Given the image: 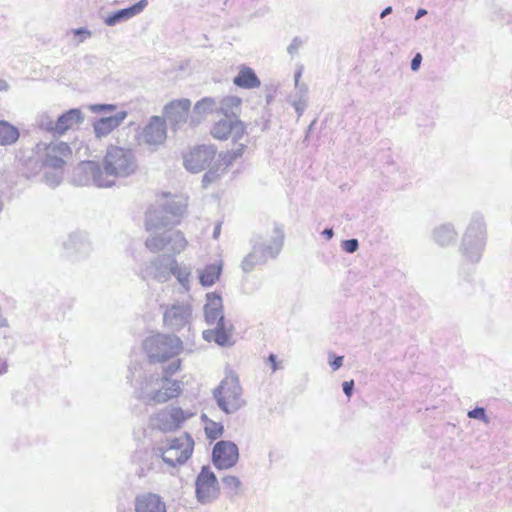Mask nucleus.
<instances>
[{"label":"nucleus","instance_id":"1","mask_svg":"<svg viewBox=\"0 0 512 512\" xmlns=\"http://www.w3.org/2000/svg\"><path fill=\"white\" fill-rule=\"evenodd\" d=\"M71 156V147L66 142L56 140L37 143L31 150L23 152L19 160L30 175L42 172L43 181L55 187L62 182Z\"/></svg>","mask_w":512,"mask_h":512},{"label":"nucleus","instance_id":"2","mask_svg":"<svg viewBox=\"0 0 512 512\" xmlns=\"http://www.w3.org/2000/svg\"><path fill=\"white\" fill-rule=\"evenodd\" d=\"M138 399L147 404H162L176 398L182 391V382L169 377H160L147 365L132 364L127 376Z\"/></svg>","mask_w":512,"mask_h":512},{"label":"nucleus","instance_id":"3","mask_svg":"<svg viewBox=\"0 0 512 512\" xmlns=\"http://www.w3.org/2000/svg\"><path fill=\"white\" fill-rule=\"evenodd\" d=\"M205 323L210 326L202 336L207 342H215L219 346H231L233 341V324L224 317L223 300L220 294L209 292L203 307Z\"/></svg>","mask_w":512,"mask_h":512},{"label":"nucleus","instance_id":"4","mask_svg":"<svg viewBox=\"0 0 512 512\" xmlns=\"http://www.w3.org/2000/svg\"><path fill=\"white\" fill-rule=\"evenodd\" d=\"M187 205V199L183 196L162 194L146 212V230L151 232L178 225L186 213Z\"/></svg>","mask_w":512,"mask_h":512},{"label":"nucleus","instance_id":"5","mask_svg":"<svg viewBox=\"0 0 512 512\" xmlns=\"http://www.w3.org/2000/svg\"><path fill=\"white\" fill-rule=\"evenodd\" d=\"M138 169V162L133 150L124 147L110 146L103 158L104 176L115 184L117 178L133 175Z\"/></svg>","mask_w":512,"mask_h":512},{"label":"nucleus","instance_id":"6","mask_svg":"<svg viewBox=\"0 0 512 512\" xmlns=\"http://www.w3.org/2000/svg\"><path fill=\"white\" fill-rule=\"evenodd\" d=\"M485 247V224L481 216H474L462 238L460 247L464 260L476 264L480 261Z\"/></svg>","mask_w":512,"mask_h":512},{"label":"nucleus","instance_id":"7","mask_svg":"<svg viewBox=\"0 0 512 512\" xmlns=\"http://www.w3.org/2000/svg\"><path fill=\"white\" fill-rule=\"evenodd\" d=\"M284 234L279 227H275L271 239L253 245L252 251L244 257L241 268L244 272H251L257 265L264 264L269 258L276 257L282 249Z\"/></svg>","mask_w":512,"mask_h":512},{"label":"nucleus","instance_id":"8","mask_svg":"<svg viewBox=\"0 0 512 512\" xmlns=\"http://www.w3.org/2000/svg\"><path fill=\"white\" fill-rule=\"evenodd\" d=\"M143 349L150 362H164L181 352L182 341L174 335L156 334L144 340Z\"/></svg>","mask_w":512,"mask_h":512},{"label":"nucleus","instance_id":"9","mask_svg":"<svg viewBox=\"0 0 512 512\" xmlns=\"http://www.w3.org/2000/svg\"><path fill=\"white\" fill-rule=\"evenodd\" d=\"M219 408L227 414L238 411L245 405L238 376L230 373L213 392Z\"/></svg>","mask_w":512,"mask_h":512},{"label":"nucleus","instance_id":"10","mask_svg":"<svg viewBox=\"0 0 512 512\" xmlns=\"http://www.w3.org/2000/svg\"><path fill=\"white\" fill-rule=\"evenodd\" d=\"M193 447L194 441L192 437L185 433L169 440L165 449L162 447L156 448L155 453L157 456H160L165 463L175 467L176 465L185 463L191 457Z\"/></svg>","mask_w":512,"mask_h":512},{"label":"nucleus","instance_id":"11","mask_svg":"<svg viewBox=\"0 0 512 512\" xmlns=\"http://www.w3.org/2000/svg\"><path fill=\"white\" fill-rule=\"evenodd\" d=\"M188 245L184 234L179 230H166L162 233H151L145 240L146 248L153 252H159L164 249L173 254H180Z\"/></svg>","mask_w":512,"mask_h":512},{"label":"nucleus","instance_id":"12","mask_svg":"<svg viewBox=\"0 0 512 512\" xmlns=\"http://www.w3.org/2000/svg\"><path fill=\"white\" fill-rule=\"evenodd\" d=\"M72 182L77 186L111 187L101 166L95 161H83L73 170Z\"/></svg>","mask_w":512,"mask_h":512},{"label":"nucleus","instance_id":"13","mask_svg":"<svg viewBox=\"0 0 512 512\" xmlns=\"http://www.w3.org/2000/svg\"><path fill=\"white\" fill-rule=\"evenodd\" d=\"M193 415L194 413L188 410L170 406L155 413L150 419V424L154 429L163 432H171L180 428L181 425Z\"/></svg>","mask_w":512,"mask_h":512},{"label":"nucleus","instance_id":"14","mask_svg":"<svg viewBox=\"0 0 512 512\" xmlns=\"http://www.w3.org/2000/svg\"><path fill=\"white\" fill-rule=\"evenodd\" d=\"M195 494L199 503L210 504L218 499L220 487L209 466H203L195 482Z\"/></svg>","mask_w":512,"mask_h":512},{"label":"nucleus","instance_id":"15","mask_svg":"<svg viewBox=\"0 0 512 512\" xmlns=\"http://www.w3.org/2000/svg\"><path fill=\"white\" fill-rule=\"evenodd\" d=\"M171 255H160L147 262L140 270L139 275L144 279H153L159 283L168 282L173 269Z\"/></svg>","mask_w":512,"mask_h":512},{"label":"nucleus","instance_id":"16","mask_svg":"<svg viewBox=\"0 0 512 512\" xmlns=\"http://www.w3.org/2000/svg\"><path fill=\"white\" fill-rule=\"evenodd\" d=\"M192 307L188 303H175L168 306L163 314L166 327L179 331L191 323Z\"/></svg>","mask_w":512,"mask_h":512},{"label":"nucleus","instance_id":"17","mask_svg":"<svg viewBox=\"0 0 512 512\" xmlns=\"http://www.w3.org/2000/svg\"><path fill=\"white\" fill-rule=\"evenodd\" d=\"M216 148L212 145H201L193 149L184 158L185 168L193 173H198L208 167L214 160Z\"/></svg>","mask_w":512,"mask_h":512},{"label":"nucleus","instance_id":"18","mask_svg":"<svg viewBox=\"0 0 512 512\" xmlns=\"http://www.w3.org/2000/svg\"><path fill=\"white\" fill-rule=\"evenodd\" d=\"M246 132V127L239 118H226L218 120L211 129V135L218 140H226L232 137L233 141L241 139Z\"/></svg>","mask_w":512,"mask_h":512},{"label":"nucleus","instance_id":"19","mask_svg":"<svg viewBox=\"0 0 512 512\" xmlns=\"http://www.w3.org/2000/svg\"><path fill=\"white\" fill-rule=\"evenodd\" d=\"M239 459L237 445L231 441H219L212 452V460L218 469H229L235 466Z\"/></svg>","mask_w":512,"mask_h":512},{"label":"nucleus","instance_id":"20","mask_svg":"<svg viewBox=\"0 0 512 512\" xmlns=\"http://www.w3.org/2000/svg\"><path fill=\"white\" fill-rule=\"evenodd\" d=\"M190 107L189 99L174 100L165 106V118L174 129L181 128L187 122Z\"/></svg>","mask_w":512,"mask_h":512},{"label":"nucleus","instance_id":"21","mask_svg":"<svg viewBox=\"0 0 512 512\" xmlns=\"http://www.w3.org/2000/svg\"><path fill=\"white\" fill-rule=\"evenodd\" d=\"M167 136L165 120L159 116L150 118L141 133L142 140L148 145H160Z\"/></svg>","mask_w":512,"mask_h":512},{"label":"nucleus","instance_id":"22","mask_svg":"<svg viewBox=\"0 0 512 512\" xmlns=\"http://www.w3.org/2000/svg\"><path fill=\"white\" fill-rule=\"evenodd\" d=\"M135 512H167L164 499L156 493L143 492L134 499Z\"/></svg>","mask_w":512,"mask_h":512},{"label":"nucleus","instance_id":"23","mask_svg":"<svg viewBox=\"0 0 512 512\" xmlns=\"http://www.w3.org/2000/svg\"><path fill=\"white\" fill-rule=\"evenodd\" d=\"M148 5V0H140L136 4L117 10L104 18L107 26H115L119 23L128 21L129 19L141 14Z\"/></svg>","mask_w":512,"mask_h":512},{"label":"nucleus","instance_id":"24","mask_svg":"<svg viewBox=\"0 0 512 512\" xmlns=\"http://www.w3.org/2000/svg\"><path fill=\"white\" fill-rule=\"evenodd\" d=\"M127 115L128 114L126 111L121 110L117 111L112 116L98 119L93 125L96 137L102 138L110 134L114 129L121 125V123L126 119Z\"/></svg>","mask_w":512,"mask_h":512},{"label":"nucleus","instance_id":"25","mask_svg":"<svg viewBox=\"0 0 512 512\" xmlns=\"http://www.w3.org/2000/svg\"><path fill=\"white\" fill-rule=\"evenodd\" d=\"M218 102L211 97H204L196 102L192 114L190 115V125L195 127L199 125L208 115L217 112Z\"/></svg>","mask_w":512,"mask_h":512},{"label":"nucleus","instance_id":"26","mask_svg":"<svg viewBox=\"0 0 512 512\" xmlns=\"http://www.w3.org/2000/svg\"><path fill=\"white\" fill-rule=\"evenodd\" d=\"M68 254L87 255L92 250L91 242L82 232L72 233L63 243Z\"/></svg>","mask_w":512,"mask_h":512},{"label":"nucleus","instance_id":"27","mask_svg":"<svg viewBox=\"0 0 512 512\" xmlns=\"http://www.w3.org/2000/svg\"><path fill=\"white\" fill-rule=\"evenodd\" d=\"M84 121V115L79 108H73L57 117L56 134L62 135L67 130Z\"/></svg>","mask_w":512,"mask_h":512},{"label":"nucleus","instance_id":"28","mask_svg":"<svg viewBox=\"0 0 512 512\" xmlns=\"http://www.w3.org/2000/svg\"><path fill=\"white\" fill-rule=\"evenodd\" d=\"M457 235V231L451 223L440 224L432 231L434 242L441 247L453 244L456 241Z\"/></svg>","mask_w":512,"mask_h":512},{"label":"nucleus","instance_id":"29","mask_svg":"<svg viewBox=\"0 0 512 512\" xmlns=\"http://www.w3.org/2000/svg\"><path fill=\"white\" fill-rule=\"evenodd\" d=\"M234 85L244 89H254L261 85L255 72L248 66H241L237 76L233 80Z\"/></svg>","mask_w":512,"mask_h":512},{"label":"nucleus","instance_id":"30","mask_svg":"<svg viewBox=\"0 0 512 512\" xmlns=\"http://www.w3.org/2000/svg\"><path fill=\"white\" fill-rule=\"evenodd\" d=\"M222 262L208 264L204 269L198 270L199 282L204 287H210L214 285L218 280L222 272Z\"/></svg>","mask_w":512,"mask_h":512},{"label":"nucleus","instance_id":"31","mask_svg":"<svg viewBox=\"0 0 512 512\" xmlns=\"http://www.w3.org/2000/svg\"><path fill=\"white\" fill-rule=\"evenodd\" d=\"M289 103L294 107L298 117H300L308 103V88L305 85L295 86L294 91L289 95Z\"/></svg>","mask_w":512,"mask_h":512},{"label":"nucleus","instance_id":"32","mask_svg":"<svg viewBox=\"0 0 512 512\" xmlns=\"http://www.w3.org/2000/svg\"><path fill=\"white\" fill-rule=\"evenodd\" d=\"M242 100L237 96H226L218 102L217 112L226 118H238Z\"/></svg>","mask_w":512,"mask_h":512},{"label":"nucleus","instance_id":"33","mask_svg":"<svg viewBox=\"0 0 512 512\" xmlns=\"http://www.w3.org/2000/svg\"><path fill=\"white\" fill-rule=\"evenodd\" d=\"M173 269L171 276H174L182 289L188 292L191 289V268L178 263L177 259L172 261Z\"/></svg>","mask_w":512,"mask_h":512},{"label":"nucleus","instance_id":"34","mask_svg":"<svg viewBox=\"0 0 512 512\" xmlns=\"http://www.w3.org/2000/svg\"><path fill=\"white\" fill-rule=\"evenodd\" d=\"M20 136L17 127L7 121H0V146L14 144Z\"/></svg>","mask_w":512,"mask_h":512},{"label":"nucleus","instance_id":"35","mask_svg":"<svg viewBox=\"0 0 512 512\" xmlns=\"http://www.w3.org/2000/svg\"><path fill=\"white\" fill-rule=\"evenodd\" d=\"M222 484L230 498H233V497L239 495L242 490L241 480L238 477L233 476V475H227V476L223 477Z\"/></svg>","mask_w":512,"mask_h":512},{"label":"nucleus","instance_id":"36","mask_svg":"<svg viewBox=\"0 0 512 512\" xmlns=\"http://www.w3.org/2000/svg\"><path fill=\"white\" fill-rule=\"evenodd\" d=\"M246 148L245 144L240 143L236 146V148L227 151L223 154H220L221 164L225 166V168L231 166L238 158L242 157L244 150Z\"/></svg>","mask_w":512,"mask_h":512},{"label":"nucleus","instance_id":"37","mask_svg":"<svg viewBox=\"0 0 512 512\" xmlns=\"http://www.w3.org/2000/svg\"><path fill=\"white\" fill-rule=\"evenodd\" d=\"M36 122L39 128L56 133L57 120L55 121L54 116L49 112L40 113L37 116Z\"/></svg>","mask_w":512,"mask_h":512},{"label":"nucleus","instance_id":"38","mask_svg":"<svg viewBox=\"0 0 512 512\" xmlns=\"http://www.w3.org/2000/svg\"><path fill=\"white\" fill-rule=\"evenodd\" d=\"M9 350L8 343L5 336L0 337V374L7 372V361L5 353Z\"/></svg>","mask_w":512,"mask_h":512},{"label":"nucleus","instance_id":"39","mask_svg":"<svg viewBox=\"0 0 512 512\" xmlns=\"http://www.w3.org/2000/svg\"><path fill=\"white\" fill-rule=\"evenodd\" d=\"M467 416L471 419H477L485 424L490 422L488 416L486 415V411L483 407H476L470 411H468Z\"/></svg>","mask_w":512,"mask_h":512},{"label":"nucleus","instance_id":"40","mask_svg":"<svg viewBox=\"0 0 512 512\" xmlns=\"http://www.w3.org/2000/svg\"><path fill=\"white\" fill-rule=\"evenodd\" d=\"M205 431L209 438L215 440L222 435L223 426L218 423L211 422L206 426Z\"/></svg>","mask_w":512,"mask_h":512},{"label":"nucleus","instance_id":"41","mask_svg":"<svg viewBox=\"0 0 512 512\" xmlns=\"http://www.w3.org/2000/svg\"><path fill=\"white\" fill-rule=\"evenodd\" d=\"M305 40L301 37H294L287 47V52L289 55L294 56L298 53L299 49L304 45Z\"/></svg>","mask_w":512,"mask_h":512},{"label":"nucleus","instance_id":"42","mask_svg":"<svg viewBox=\"0 0 512 512\" xmlns=\"http://www.w3.org/2000/svg\"><path fill=\"white\" fill-rule=\"evenodd\" d=\"M181 367V361L177 360L172 363H170L167 367H165L160 374V377H169L173 374H175L177 371L180 370Z\"/></svg>","mask_w":512,"mask_h":512},{"label":"nucleus","instance_id":"43","mask_svg":"<svg viewBox=\"0 0 512 512\" xmlns=\"http://www.w3.org/2000/svg\"><path fill=\"white\" fill-rule=\"evenodd\" d=\"M90 110L94 113L99 112H112L116 110V105L114 104H94L90 106Z\"/></svg>","mask_w":512,"mask_h":512},{"label":"nucleus","instance_id":"44","mask_svg":"<svg viewBox=\"0 0 512 512\" xmlns=\"http://www.w3.org/2000/svg\"><path fill=\"white\" fill-rule=\"evenodd\" d=\"M342 248L347 253H354L359 248L357 239H349L342 242Z\"/></svg>","mask_w":512,"mask_h":512},{"label":"nucleus","instance_id":"45","mask_svg":"<svg viewBox=\"0 0 512 512\" xmlns=\"http://www.w3.org/2000/svg\"><path fill=\"white\" fill-rule=\"evenodd\" d=\"M218 176H219V174H218L217 170L210 169L203 176V179H202L203 185L206 187L207 185H209L210 183L215 181L218 178Z\"/></svg>","mask_w":512,"mask_h":512},{"label":"nucleus","instance_id":"46","mask_svg":"<svg viewBox=\"0 0 512 512\" xmlns=\"http://www.w3.org/2000/svg\"><path fill=\"white\" fill-rule=\"evenodd\" d=\"M342 388H343V392L344 394L350 398L352 393H353V389H354V381L353 380H350V381H345L343 382L342 384Z\"/></svg>","mask_w":512,"mask_h":512},{"label":"nucleus","instance_id":"47","mask_svg":"<svg viewBox=\"0 0 512 512\" xmlns=\"http://www.w3.org/2000/svg\"><path fill=\"white\" fill-rule=\"evenodd\" d=\"M421 62H422V56L420 53H417L411 61L412 71H417L420 68Z\"/></svg>","mask_w":512,"mask_h":512},{"label":"nucleus","instance_id":"48","mask_svg":"<svg viewBox=\"0 0 512 512\" xmlns=\"http://www.w3.org/2000/svg\"><path fill=\"white\" fill-rule=\"evenodd\" d=\"M329 364H330L331 368L334 371H336L343 365V357L342 356L334 357V359L332 361H330Z\"/></svg>","mask_w":512,"mask_h":512},{"label":"nucleus","instance_id":"49","mask_svg":"<svg viewBox=\"0 0 512 512\" xmlns=\"http://www.w3.org/2000/svg\"><path fill=\"white\" fill-rule=\"evenodd\" d=\"M268 361H269V363H271L272 372H275V371H277L278 369L281 368L279 366V363L277 362L276 355L270 354L269 357H268Z\"/></svg>","mask_w":512,"mask_h":512},{"label":"nucleus","instance_id":"50","mask_svg":"<svg viewBox=\"0 0 512 512\" xmlns=\"http://www.w3.org/2000/svg\"><path fill=\"white\" fill-rule=\"evenodd\" d=\"M302 76V67H300L294 74V82L295 86L305 85L304 83H300V78Z\"/></svg>","mask_w":512,"mask_h":512},{"label":"nucleus","instance_id":"51","mask_svg":"<svg viewBox=\"0 0 512 512\" xmlns=\"http://www.w3.org/2000/svg\"><path fill=\"white\" fill-rule=\"evenodd\" d=\"M75 34L76 35H83L84 38H87L91 35L90 31H88L87 29L85 28H78L75 30Z\"/></svg>","mask_w":512,"mask_h":512},{"label":"nucleus","instance_id":"52","mask_svg":"<svg viewBox=\"0 0 512 512\" xmlns=\"http://www.w3.org/2000/svg\"><path fill=\"white\" fill-rule=\"evenodd\" d=\"M9 90V84L6 80L0 78V92H6Z\"/></svg>","mask_w":512,"mask_h":512},{"label":"nucleus","instance_id":"53","mask_svg":"<svg viewBox=\"0 0 512 512\" xmlns=\"http://www.w3.org/2000/svg\"><path fill=\"white\" fill-rule=\"evenodd\" d=\"M221 233V224L217 223L213 230V238L217 239Z\"/></svg>","mask_w":512,"mask_h":512},{"label":"nucleus","instance_id":"54","mask_svg":"<svg viewBox=\"0 0 512 512\" xmlns=\"http://www.w3.org/2000/svg\"><path fill=\"white\" fill-rule=\"evenodd\" d=\"M322 235H324L327 239H331L334 235L333 229L326 228L323 230Z\"/></svg>","mask_w":512,"mask_h":512},{"label":"nucleus","instance_id":"55","mask_svg":"<svg viewBox=\"0 0 512 512\" xmlns=\"http://www.w3.org/2000/svg\"><path fill=\"white\" fill-rule=\"evenodd\" d=\"M392 13V7L391 6H388L386 7L380 14V17L381 18H384L386 17L387 15L391 14Z\"/></svg>","mask_w":512,"mask_h":512},{"label":"nucleus","instance_id":"56","mask_svg":"<svg viewBox=\"0 0 512 512\" xmlns=\"http://www.w3.org/2000/svg\"><path fill=\"white\" fill-rule=\"evenodd\" d=\"M427 14V11L423 8L419 9L416 13L415 19L418 20L421 17L425 16Z\"/></svg>","mask_w":512,"mask_h":512}]
</instances>
